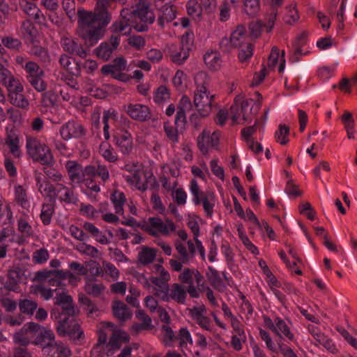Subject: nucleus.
Returning <instances> with one entry per match:
<instances>
[{
	"label": "nucleus",
	"instance_id": "nucleus-1",
	"mask_svg": "<svg viewBox=\"0 0 357 357\" xmlns=\"http://www.w3.org/2000/svg\"><path fill=\"white\" fill-rule=\"evenodd\" d=\"M116 0H97L94 11L79 10V36L89 47L96 45L105 33L106 26L112 20L108 11L109 5Z\"/></svg>",
	"mask_w": 357,
	"mask_h": 357
},
{
	"label": "nucleus",
	"instance_id": "nucleus-2",
	"mask_svg": "<svg viewBox=\"0 0 357 357\" xmlns=\"http://www.w3.org/2000/svg\"><path fill=\"white\" fill-rule=\"evenodd\" d=\"M255 96V100L252 98L245 99L241 95L235 97L229 112L231 125L243 123L258 114L261 107L262 96L259 92H256Z\"/></svg>",
	"mask_w": 357,
	"mask_h": 357
},
{
	"label": "nucleus",
	"instance_id": "nucleus-3",
	"mask_svg": "<svg viewBox=\"0 0 357 357\" xmlns=\"http://www.w3.org/2000/svg\"><path fill=\"white\" fill-rule=\"evenodd\" d=\"M36 180L40 192L44 197H48L50 201L54 202L56 199H58L61 202L66 204H75L77 203V196L73 189L64 184V181L52 185L47 180H43L40 175L36 176Z\"/></svg>",
	"mask_w": 357,
	"mask_h": 357
},
{
	"label": "nucleus",
	"instance_id": "nucleus-4",
	"mask_svg": "<svg viewBox=\"0 0 357 357\" xmlns=\"http://www.w3.org/2000/svg\"><path fill=\"white\" fill-rule=\"evenodd\" d=\"M195 82L197 89L195 91L194 105L200 116H207L211 111L214 98L208 91L210 79L205 72L201 71L195 75Z\"/></svg>",
	"mask_w": 357,
	"mask_h": 357
},
{
	"label": "nucleus",
	"instance_id": "nucleus-5",
	"mask_svg": "<svg viewBox=\"0 0 357 357\" xmlns=\"http://www.w3.org/2000/svg\"><path fill=\"white\" fill-rule=\"evenodd\" d=\"M154 268L155 273L158 274V276L153 275L148 279L144 275H142L139 281L144 287H152L153 294L162 301L165 294L167 292L169 286L168 282L171 277L169 272L166 271L162 266L155 264Z\"/></svg>",
	"mask_w": 357,
	"mask_h": 357
},
{
	"label": "nucleus",
	"instance_id": "nucleus-6",
	"mask_svg": "<svg viewBox=\"0 0 357 357\" xmlns=\"http://www.w3.org/2000/svg\"><path fill=\"white\" fill-rule=\"evenodd\" d=\"M142 229L154 237H168L176 231V225L172 219L154 216L143 222Z\"/></svg>",
	"mask_w": 357,
	"mask_h": 357
},
{
	"label": "nucleus",
	"instance_id": "nucleus-7",
	"mask_svg": "<svg viewBox=\"0 0 357 357\" xmlns=\"http://www.w3.org/2000/svg\"><path fill=\"white\" fill-rule=\"evenodd\" d=\"M26 148L27 153L33 162L49 167L54 165V160L50 149L37 138L31 136L28 137Z\"/></svg>",
	"mask_w": 357,
	"mask_h": 357
},
{
	"label": "nucleus",
	"instance_id": "nucleus-8",
	"mask_svg": "<svg viewBox=\"0 0 357 357\" xmlns=\"http://www.w3.org/2000/svg\"><path fill=\"white\" fill-rule=\"evenodd\" d=\"M189 188L194 204L195 206L202 205L206 216L211 218L215 205V194L210 191H202L195 179L190 181Z\"/></svg>",
	"mask_w": 357,
	"mask_h": 357
},
{
	"label": "nucleus",
	"instance_id": "nucleus-9",
	"mask_svg": "<svg viewBox=\"0 0 357 357\" xmlns=\"http://www.w3.org/2000/svg\"><path fill=\"white\" fill-rule=\"evenodd\" d=\"M186 244L187 246L179 241H176L174 243L175 249L178 253L177 259L169 260V265L174 271H181L183 264H188L195 258L196 250L193 241L189 240Z\"/></svg>",
	"mask_w": 357,
	"mask_h": 357
},
{
	"label": "nucleus",
	"instance_id": "nucleus-10",
	"mask_svg": "<svg viewBox=\"0 0 357 357\" xmlns=\"http://www.w3.org/2000/svg\"><path fill=\"white\" fill-rule=\"evenodd\" d=\"M265 326L271 330L276 336L280 338L287 339L290 342L295 341L294 334L291 329V322L289 320H284L279 317L273 319L268 317H264Z\"/></svg>",
	"mask_w": 357,
	"mask_h": 357
},
{
	"label": "nucleus",
	"instance_id": "nucleus-11",
	"mask_svg": "<svg viewBox=\"0 0 357 357\" xmlns=\"http://www.w3.org/2000/svg\"><path fill=\"white\" fill-rule=\"evenodd\" d=\"M128 15L130 17H137L143 22V24L134 26V29L139 32L147 31V24H153L155 19V15L151 10L149 4L145 1H139L137 3L133 10L130 13L128 12Z\"/></svg>",
	"mask_w": 357,
	"mask_h": 357
},
{
	"label": "nucleus",
	"instance_id": "nucleus-12",
	"mask_svg": "<svg viewBox=\"0 0 357 357\" xmlns=\"http://www.w3.org/2000/svg\"><path fill=\"white\" fill-rule=\"evenodd\" d=\"M58 333L61 336L68 335L73 339H80L83 332L79 323L71 317H61L56 326Z\"/></svg>",
	"mask_w": 357,
	"mask_h": 357
},
{
	"label": "nucleus",
	"instance_id": "nucleus-13",
	"mask_svg": "<svg viewBox=\"0 0 357 357\" xmlns=\"http://www.w3.org/2000/svg\"><path fill=\"white\" fill-rule=\"evenodd\" d=\"M101 328L98 331V339L97 343L91 351V357H105V346L107 343V331H113L114 326L110 322L101 323Z\"/></svg>",
	"mask_w": 357,
	"mask_h": 357
},
{
	"label": "nucleus",
	"instance_id": "nucleus-14",
	"mask_svg": "<svg viewBox=\"0 0 357 357\" xmlns=\"http://www.w3.org/2000/svg\"><path fill=\"white\" fill-rule=\"evenodd\" d=\"M190 99L187 96H183L178 107L175 119L176 134H181L184 132L186 125L185 112L192 109Z\"/></svg>",
	"mask_w": 357,
	"mask_h": 357
},
{
	"label": "nucleus",
	"instance_id": "nucleus-15",
	"mask_svg": "<svg viewBox=\"0 0 357 357\" xmlns=\"http://www.w3.org/2000/svg\"><path fill=\"white\" fill-rule=\"evenodd\" d=\"M114 112L110 110H105L102 121H100V114L99 112L93 113L91 115V126L92 132H98L100 125H102L103 133L109 134V128L111 123H114L115 121Z\"/></svg>",
	"mask_w": 357,
	"mask_h": 357
},
{
	"label": "nucleus",
	"instance_id": "nucleus-16",
	"mask_svg": "<svg viewBox=\"0 0 357 357\" xmlns=\"http://www.w3.org/2000/svg\"><path fill=\"white\" fill-rule=\"evenodd\" d=\"M112 332V335L105 346V356H112L123 343L128 342L130 340L129 335L125 331L114 330Z\"/></svg>",
	"mask_w": 357,
	"mask_h": 357
},
{
	"label": "nucleus",
	"instance_id": "nucleus-17",
	"mask_svg": "<svg viewBox=\"0 0 357 357\" xmlns=\"http://www.w3.org/2000/svg\"><path fill=\"white\" fill-rule=\"evenodd\" d=\"M119 45V39L118 36L112 35L108 41L103 42L94 50V54L99 59L103 61H107L112 56L113 52L117 49Z\"/></svg>",
	"mask_w": 357,
	"mask_h": 357
},
{
	"label": "nucleus",
	"instance_id": "nucleus-18",
	"mask_svg": "<svg viewBox=\"0 0 357 357\" xmlns=\"http://www.w3.org/2000/svg\"><path fill=\"white\" fill-rule=\"evenodd\" d=\"M121 19L116 21L112 24L110 27V29L112 32V35L118 36L119 39L120 40L121 36L128 35L130 33L131 27L135 25H132L130 17L128 15V10H123L121 12Z\"/></svg>",
	"mask_w": 357,
	"mask_h": 357
},
{
	"label": "nucleus",
	"instance_id": "nucleus-19",
	"mask_svg": "<svg viewBox=\"0 0 357 357\" xmlns=\"http://www.w3.org/2000/svg\"><path fill=\"white\" fill-rule=\"evenodd\" d=\"M20 8L31 19L33 20L38 24H45L46 18L41 10L33 2L27 0H20Z\"/></svg>",
	"mask_w": 357,
	"mask_h": 357
},
{
	"label": "nucleus",
	"instance_id": "nucleus-20",
	"mask_svg": "<svg viewBox=\"0 0 357 357\" xmlns=\"http://www.w3.org/2000/svg\"><path fill=\"white\" fill-rule=\"evenodd\" d=\"M187 298L185 288L179 283H173L169 286L163 301H175L178 304H185Z\"/></svg>",
	"mask_w": 357,
	"mask_h": 357
},
{
	"label": "nucleus",
	"instance_id": "nucleus-21",
	"mask_svg": "<svg viewBox=\"0 0 357 357\" xmlns=\"http://www.w3.org/2000/svg\"><path fill=\"white\" fill-rule=\"evenodd\" d=\"M42 351L43 354L48 357H70L71 356L70 349L61 342H47L43 347Z\"/></svg>",
	"mask_w": 357,
	"mask_h": 357
},
{
	"label": "nucleus",
	"instance_id": "nucleus-22",
	"mask_svg": "<svg viewBox=\"0 0 357 357\" xmlns=\"http://www.w3.org/2000/svg\"><path fill=\"white\" fill-rule=\"evenodd\" d=\"M190 314L195 323L202 329L212 331V322L211 319L206 315V309L204 306L192 307L190 311Z\"/></svg>",
	"mask_w": 357,
	"mask_h": 357
},
{
	"label": "nucleus",
	"instance_id": "nucleus-23",
	"mask_svg": "<svg viewBox=\"0 0 357 357\" xmlns=\"http://www.w3.org/2000/svg\"><path fill=\"white\" fill-rule=\"evenodd\" d=\"M157 24L164 29L169 25L176 17V8L173 5L165 4L158 10Z\"/></svg>",
	"mask_w": 357,
	"mask_h": 357
},
{
	"label": "nucleus",
	"instance_id": "nucleus-24",
	"mask_svg": "<svg viewBox=\"0 0 357 357\" xmlns=\"http://www.w3.org/2000/svg\"><path fill=\"white\" fill-rule=\"evenodd\" d=\"M126 112L132 119L139 121H145L151 118L149 107L142 104H129Z\"/></svg>",
	"mask_w": 357,
	"mask_h": 357
},
{
	"label": "nucleus",
	"instance_id": "nucleus-25",
	"mask_svg": "<svg viewBox=\"0 0 357 357\" xmlns=\"http://www.w3.org/2000/svg\"><path fill=\"white\" fill-rule=\"evenodd\" d=\"M185 38H183L181 40L182 45L177 47L175 45H172L169 47V54L172 62L177 65L183 64L189 56L190 47L183 45Z\"/></svg>",
	"mask_w": 357,
	"mask_h": 357
},
{
	"label": "nucleus",
	"instance_id": "nucleus-26",
	"mask_svg": "<svg viewBox=\"0 0 357 357\" xmlns=\"http://www.w3.org/2000/svg\"><path fill=\"white\" fill-rule=\"evenodd\" d=\"M219 138L218 135H199L197 146L203 155H206L212 149H218Z\"/></svg>",
	"mask_w": 357,
	"mask_h": 357
},
{
	"label": "nucleus",
	"instance_id": "nucleus-27",
	"mask_svg": "<svg viewBox=\"0 0 357 357\" xmlns=\"http://www.w3.org/2000/svg\"><path fill=\"white\" fill-rule=\"evenodd\" d=\"M55 304L61 307L63 317H66V315L73 317L76 312L72 297L66 294L63 293L58 295L55 298Z\"/></svg>",
	"mask_w": 357,
	"mask_h": 357
},
{
	"label": "nucleus",
	"instance_id": "nucleus-28",
	"mask_svg": "<svg viewBox=\"0 0 357 357\" xmlns=\"http://www.w3.org/2000/svg\"><path fill=\"white\" fill-rule=\"evenodd\" d=\"M61 46L65 52L70 54H76L83 59L87 56L86 51L82 45L73 38H66L62 39Z\"/></svg>",
	"mask_w": 357,
	"mask_h": 357
},
{
	"label": "nucleus",
	"instance_id": "nucleus-29",
	"mask_svg": "<svg viewBox=\"0 0 357 357\" xmlns=\"http://www.w3.org/2000/svg\"><path fill=\"white\" fill-rule=\"evenodd\" d=\"M136 318L139 323H134L132 326V331L138 333L142 331H147L152 328L151 318L143 310H137L135 313Z\"/></svg>",
	"mask_w": 357,
	"mask_h": 357
},
{
	"label": "nucleus",
	"instance_id": "nucleus-30",
	"mask_svg": "<svg viewBox=\"0 0 357 357\" xmlns=\"http://www.w3.org/2000/svg\"><path fill=\"white\" fill-rule=\"evenodd\" d=\"M59 63L61 66L68 73L74 76L80 75V65L75 59H72L66 54H61L59 58Z\"/></svg>",
	"mask_w": 357,
	"mask_h": 357
},
{
	"label": "nucleus",
	"instance_id": "nucleus-31",
	"mask_svg": "<svg viewBox=\"0 0 357 357\" xmlns=\"http://www.w3.org/2000/svg\"><path fill=\"white\" fill-rule=\"evenodd\" d=\"M206 275L209 283L213 288L219 291H223L226 289V284L222 279L220 273L212 266L208 267Z\"/></svg>",
	"mask_w": 357,
	"mask_h": 357
},
{
	"label": "nucleus",
	"instance_id": "nucleus-32",
	"mask_svg": "<svg viewBox=\"0 0 357 357\" xmlns=\"http://www.w3.org/2000/svg\"><path fill=\"white\" fill-rule=\"evenodd\" d=\"M230 37L234 48L243 47L246 43H250L243 26H238Z\"/></svg>",
	"mask_w": 357,
	"mask_h": 357
},
{
	"label": "nucleus",
	"instance_id": "nucleus-33",
	"mask_svg": "<svg viewBox=\"0 0 357 357\" xmlns=\"http://www.w3.org/2000/svg\"><path fill=\"white\" fill-rule=\"evenodd\" d=\"M188 227L191 229L193 235H194V244L195 245V250H198L200 257L202 260H204L206 258L205 255V249L202 245V243L200 240H199L198 237L200 234L199 231V226L197 221L195 220H189L188 222Z\"/></svg>",
	"mask_w": 357,
	"mask_h": 357
},
{
	"label": "nucleus",
	"instance_id": "nucleus-34",
	"mask_svg": "<svg viewBox=\"0 0 357 357\" xmlns=\"http://www.w3.org/2000/svg\"><path fill=\"white\" fill-rule=\"evenodd\" d=\"M112 310L114 315L120 321H126L132 317L130 310L121 301H114L112 305Z\"/></svg>",
	"mask_w": 357,
	"mask_h": 357
},
{
	"label": "nucleus",
	"instance_id": "nucleus-35",
	"mask_svg": "<svg viewBox=\"0 0 357 357\" xmlns=\"http://www.w3.org/2000/svg\"><path fill=\"white\" fill-rule=\"evenodd\" d=\"M176 334L167 324L160 326V340L165 347H173L176 341Z\"/></svg>",
	"mask_w": 357,
	"mask_h": 357
},
{
	"label": "nucleus",
	"instance_id": "nucleus-36",
	"mask_svg": "<svg viewBox=\"0 0 357 357\" xmlns=\"http://www.w3.org/2000/svg\"><path fill=\"white\" fill-rule=\"evenodd\" d=\"M114 142L124 154L129 153L132 149L133 142L131 135H114Z\"/></svg>",
	"mask_w": 357,
	"mask_h": 357
},
{
	"label": "nucleus",
	"instance_id": "nucleus-37",
	"mask_svg": "<svg viewBox=\"0 0 357 357\" xmlns=\"http://www.w3.org/2000/svg\"><path fill=\"white\" fill-rule=\"evenodd\" d=\"M156 255L157 251L155 249L142 246L137 255L138 262L143 265L149 264L155 260Z\"/></svg>",
	"mask_w": 357,
	"mask_h": 357
},
{
	"label": "nucleus",
	"instance_id": "nucleus-38",
	"mask_svg": "<svg viewBox=\"0 0 357 357\" xmlns=\"http://www.w3.org/2000/svg\"><path fill=\"white\" fill-rule=\"evenodd\" d=\"M110 200L114 208L115 213L119 215H123V206L126 201V198L123 192L119 190H114L111 195Z\"/></svg>",
	"mask_w": 357,
	"mask_h": 357
},
{
	"label": "nucleus",
	"instance_id": "nucleus-39",
	"mask_svg": "<svg viewBox=\"0 0 357 357\" xmlns=\"http://www.w3.org/2000/svg\"><path fill=\"white\" fill-rule=\"evenodd\" d=\"M206 65L212 70H218L222 66V59L217 52H206L204 56Z\"/></svg>",
	"mask_w": 357,
	"mask_h": 357
},
{
	"label": "nucleus",
	"instance_id": "nucleus-40",
	"mask_svg": "<svg viewBox=\"0 0 357 357\" xmlns=\"http://www.w3.org/2000/svg\"><path fill=\"white\" fill-rule=\"evenodd\" d=\"M69 178L73 182H80L82 179V169L80 165L75 161H68L66 164Z\"/></svg>",
	"mask_w": 357,
	"mask_h": 357
},
{
	"label": "nucleus",
	"instance_id": "nucleus-41",
	"mask_svg": "<svg viewBox=\"0 0 357 357\" xmlns=\"http://www.w3.org/2000/svg\"><path fill=\"white\" fill-rule=\"evenodd\" d=\"M9 102L15 107L27 110L29 102L24 94V92H16L8 96Z\"/></svg>",
	"mask_w": 357,
	"mask_h": 357
},
{
	"label": "nucleus",
	"instance_id": "nucleus-42",
	"mask_svg": "<svg viewBox=\"0 0 357 357\" xmlns=\"http://www.w3.org/2000/svg\"><path fill=\"white\" fill-rule=\"evenodd\" d=\"M2 45L7 49L19 52L22 50V43L20 39L12 35L4 36L1 39Z\"/></svg>",
	"mask_w": 357,
	"mask_h": 357
},
{
	"label": "nucleus",
	"instance_id": "nucleus-43",
	"mask_svg": "<svg viewBox=\"0 0 357 357\" xmlns=\"http://www.w3.org/2000/svg\"><path fill=\"white\" fill-rule=\"evenodd\" d=\"M85 280L84 291L86 294L98 297L105 291V287L102 283H96L88 278Z\"/></svg>",
	"mask_w": 357,
	"mask_h": 357
},
{
	"label": "nucleus",
	"instance_id": "nucleus-44",
	"mask_svg": "<svg viewBox=\"0 0 357 357\" xmlns=\"http://www.w3.org/2000/svg\"><path fill=\"white\" fill-rule=\"evenodd\" d=\"M7 89L8 96L16 92H24V86L21 81L13 75L3 84Z\"/></svg>",
	"mask_w": 357,
	"mask_h": 357
},
{
	"label": "nucleus",
	"instance_id": "nucleus-45",
	"mask_svg": "<svg viewBox=\"0 0 357 357\" xmlns=\"http://www.w3.org/2000/svg\"><path fill=\"white\" fill-rule=\"evenodd\" d=\"M101 155L109 162H115L118 159L116 153L114 151L111 145L107 142H103L100 145L99 149Z\"/></svg>",
	"mask_w": 357,
	"mask_h": 357
},
{
	"label": "nucleus",
	"instance_id": "nucleus-46",
	"mask_svg": "<svg viewBox=\"0 0 357 357\" xmlns=\"http://www.w3.org/2000/svg\"><path fill=\"white\" fill-rule=\"evenodd\" d=\"M126 181L134 186L138 190L144 191L146 190V185L142 181L141 174L139 170H134L133 172H130V174L124 176Z\"/></svg>",
	"mask_w": 357,
	"mask_h": 357
},
{
	"label": "nucleus",
	"instance_id": "nucleus-47",
	"mask_svg": "<svg viewBox=\"0 0 357 357\" xmlns=\"http://www.w3.org/2000/svg\"><path fill=\"white\" fill-rule=\"evenodd\" d=\"M60 132L61 134H82L84 132V127L81 123L71 121L61 127Z\"/></svg>",
	"mask_w": 357,
	"mask_h": 357
},
{
	"label": "nucleus",
	"instance_id": "nucleus-48",
	"mask_svg": "<svg viewBox=\"0 0 357 357\" xmlns=\"http://www.w3.org/2000/svg\"><path fill=\"white\" fill-rule=\"evenodd\" d=\"M186 10L192 19L199 20L203 9L197 0H189L186 3Z\"/></svg>",
	"mask_w": 357,
	"mask_h": 357
},
{
	"label": "nucleus",
	"instance_id": "nucleus-49",
	"mask_svg": "<svg viewBox=\"0 0 357 357\" xmlns=\"http://www.w3.org/2000/svg\"><path fill=\"white\" fill-rule=\"evenodd\" d=\"M24 70L26 73V79L30 77H36L38 75H45L43 70L40 67V66L33 61H29L26 63L24 66Z\"/></svg>",
	"mask_w": 357,
	"mask_h": 357
},
{
	"label": "nucleus",
	"instance_id": "nucleus-50",
	"mask_svg": "<svg viewBox=\"0 0 357 357\" xmlns=\"http://www.w3.org/2000/svg\"><path fill=\"white\" fill-rule=\"evenodd\" d=\"M75 250L79 253L86 255L92 258H98L100 255L99 250L96 248L85 243L78 244L75 247Z\"/></svg>",
	"mask_w": 357,
	"mask_h": 357
},
{
	"label": "nucleus",
	"instance_id": "nucleus-51",
	"mask_svg": "<svg viewBox=\"0 0 357 357\" xmlns=\"http://www.w3.org/2000/svg\"><path fill=\"white\" fill-rule=\"evenodd\" d=\"M29 53L39 59L40 61L48 63L50 62V56L48 51L39 45H33Z\"/></svg>",
	"mask_w": 357,
	"mask_h": 357
},
{
	"label": "nucleus",
	"instance_id": "nucleus-52",
	"mask_svg": "<svg viewBox=\"0 0 357 357\" xmlns=\"http://www.w3.org/2000/svg\"><path fill=\"white\" fill-rule=\"evenodd\" d=\"M18 305L20 312L28 315H33L34 311L38 307L37 302L29 299H22L20 301Z\"/></svg>",
	"mask_w": 357,
	"mask_h": 357
},
{
	"label": "nucleus",
	"instance_id": "nucleus-53",
	"mask_svg": "<svg viewBox=\"0 0 357 357\" xmlns=\"http://www.w3.org/2000/svg\"><path fill=\"white\" fill-rule=\"evenodd\" d=\"M15 197L17 204L23 208L27 209L29 207V202L26 191L22 186L17 185L15 188Z\"/></svg>",
	"mask_w": 357,
	"mask_h": 357
},
{
	"label": "nucleus",
	"instance_id": "nucleus-54",
	"mask_svg": "<svg viewBox=\"0 0 357 357\" xmlns=\"http://www.w3.org/2000/svg\"><path fill=\"white\" fill-rule=\"evenodd\" d=\"M54 212L53 204H43L42 205L40 218L43 225H48L50 224Z\"/></svg>",
	"mask_w": 357,
	"mask_h": 357
},
{
	"label": "nucleus",
	"instance_id": "nucleus-55",
	"mask_svg": "<svg viewBox=\"0 0 357 357\" xmlns=\"http://www.w3.org/2000/svg\"><path fill=\"white\" fill-rule=\"evenodd\" d=\"M243 10L249 16L255 17L260 8L259 0H243Z\"/></svg>",
	"mask_w": 357,
	"mask_h": 357
},
{
	"label": "nucleus",
	"instance_id": "nucleus-56",
	"mask_svg": "<svg viewBox=\"0 0 357 357\" xmlns=\"http://www.w3.org/2000/svg\"><path fill=\"white\" fill-rule=\"evenodd\" d=\"M176 340H178L181 348L186 347L188 344H192V339L190 331L187 328L183 327L179 330L176 336Z\"/></svg>",
	"mask_w": 357,
	"mask_h": 357
},
{
	"label": "nucleus",
	"instance_id": "nucleus-57",
	"mask_svg": "<svg viewBox=\"0 0 357 357\" xmlns=\"http://www.w3.org/2000/svg\"><path fill=\"white\" fill-rule=\"evenodd\" d=\"M47 342H55L54 334L51 330H47L43 327V331H41L36 340V344H40L43 347Z\"/></svg>",
	"mask_w": 357,
	"mask_h": 357
},
{
	"label": "nucleus",
	"instance_id": "nucleus-58",
	"mask_svg": "<svg viewBox=\"0 0 357 357\" xmlns=\"http://www.w3.org/2000/svg\"><path fill=\"white\" fill-rule=\"evenodd\" d=\"M6 144L8 146L10 153L16 158H19L21 151L19 146V139L16 135H8Z\"/></svg>",
	"mask_w": 357,
	"mask_h": 357
},
{
	"label": "nucleus",
	"instance_id": "nucleus-59",
	"mask_svg": "<svg viewBox=\"0 0 357 357\" xmlns=\"http://www.w3.org/2000/svg\"><path fill=\"white\" fill-rule=\"evenodd\" d=\"M242 139L246 143L248 147L255 154H259L262 153V145L258 142L255 141L252 137V135H242Z\"/></svg>",
	"mask_w": 357,
	"mask_h": 357
},
{
	"label": "nucleus",
	"instance_id": "nucleus-60",
	"mask_svg": "<svg viewBox=\"0 0 357 357\" xmlns=\"http://www.w3.org/2000/svg\"><path fill=\"white\" fill-rule=\"evenodd\" d=\"M170 98L169 89L163 85L160 86L155 92L154 101L158 104H162Z\"/></svg>",
	"mask_w": 357,
	"mask_h": 357
},
{
	"label": "nucleus",
	"instance_id": "nucleus-61",
	"mask_svg": "<svg viewBox=\"0 0 357 357\" xmlns=\"http://www.w3.org/2000/svg\"><path fill=\"white\" fill-rule=\"evenodd\" d=\"M44 75H38L26 79L28 82L38 92H43L47 88L46 83L43 80Z\"/></svg>",
	"mask_w": 357,
	"mask_h": 357
},
{
	"label": "nucleus",
	"instance_id": "nucleus-62",
	"mask_svg": "<svg viewBox=\"0 0 357 357\" xmlns=\"http://www.w3.org/2000/svg\"><path fill=\"white\" fill-rule=\"evenodd\" d=\"M17 227L23 236L28 238L33 236V230L26 219L20 218L18 220Z\"/></svg>",
	"mask_w": 357,
	"mask_h": 357
},
{
	"label": "nucleus",
	"instance_id": "nucleus-63",
	"mask_svg": "<svg viewBox=\"0 0 357 357\" xmlns=\"http://www.w3.org/2000/svg\"><path fill=\"white\" fill-rule=\"evenodd\" d=\"M63 270H54L49 278L47 283L50 286L61 287L63 286V275L61 273Z\"/></svg>",
	"mask_w": 357,
	"mask_h": 357
},
{
	"label": "nucleus",
	"instance_id": "nucleus-64",
	"mask_svg": "<svg viewBox=\"0 0 357 357\" xmlns=\"http://www.w3.org/2000/svg\"><path fill=\"white\" fill-rule=\"evenodd\" d=\"M56 103V95L52 91L43 93L41 104L45 107H52Z\"/></svg>",
	"mask_w": 357,
	"mask_h": 357
}]
</instances>
